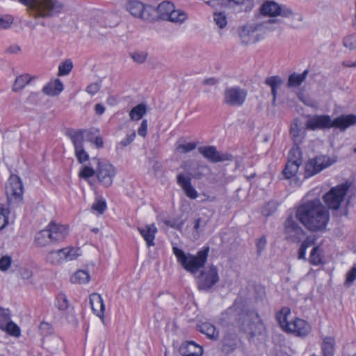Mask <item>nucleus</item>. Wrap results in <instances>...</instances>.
<instances>
[{
	"mask_svg": "<svg viewBox=\"0 0 356 356\" xmlns=\"http://www.w3.org/2000/svg\"><path fill=\"white\" fill-rule=\"evenodd\" d=\"M277 203L275 202H270L267 204L266 208L263 211L265 216H270L277 209Z\"/></svg>",
	"mask_w": 356,
	"mask_h": 356,
	"instance_id": "nucleus-61",
	"label": "nucleus"
},
{
	"mask_svg": "<svg viewBox=\"0 0 356 356\" xmlns=\"http://www.w3.org/2000/svg\"><path fill=\"white\" fill-rule=\"evenodd\" d=\"M75 156L80 163H83L89 160V155L85 151L83 146L74 149Z\"/></svg>",
	"mask_w": 356,
	"mask_h": 356,
	"instance_id": "nucleus-48",
	"label": "nucleus"
},
{
	"mask_svg": "<svg viewBox=\"0 0 356 356\" xmlns=\"http://www.w3.org/2000/svg\"><path fill=\"white\" fill-rule=\"evenodd\" d=\"M200 331L211 339L216 340L219 337L218 331L216 327L209 323H202L199 325Z\"/></svg>",
	"mask_w": 356,
	"mask_h": 356,
	"instance_id": "nucleus-31",
	"label": "nucleus"
},
{
	"mask_svg": "<svg viewBox=\"0 0 356 356\" xmlns=\"http://www.w3.org/2000/svg\"><path fill=\"white\" fill-rule=\"evenodd\" d=\"M222 4L227 8H234L235 6H242L248 3L250 6L252 5V0H222Z\"/></svg>",
	"mask_w": 356,
	"mask_h": 356,
	"instance_id": "nucleus-45",
	"label": "nucleus"
},
{
	"mask_svg": "<svg viewBox=\"0 0 356 356\" xmlns=\"http://www.w3.org/2000/svg\"><path fill=\"white\" fill-rule=\"evenodd\" d=\"M147 112L145 104H140L134 106L129 112L130 118L132 120H139Z\"/></svg>",
	"mask_w": 356,
	"mask_h": 356,
	"instance_id": "nucleus-37",
	"label": "nucleus"
},
{
	"mask_svg": "<svg viewBox=\"0 0 356 356\" xmlns=\"http://www.w3.org/2000/svg\"><path fill=\"white\" fill-rule=\"evenodd\" d=\"M130 56L136 63L141 64L146 60L147 53L145 51H134Z\"/></svg>",
	"mask_w": 356,
	"mask_h": 356,
	"instance_id": "nucleus-51",
	"label": "nucleus"
},
{
	"mask_svg": "<svg viewBox=\"0 0 356 356\" xmlns=\"http://www.w3.org/2000/svg\"><path fill=\"white\" fill-rule=\"evenodd\" d=\"M188 18V15L181 9H175L170 13L166 19V21L171 22L172 23L181 24L184 23Z\"/></svg>",
	"mask_w": 356,
	"mask_h": 356,
	"instance_id": "nucleus-32",
	"label": "nucleus"
},
{
	"mask_svg": "<svg viewBox=\"0 0 356 356\" xmlns=\"http://www.w3.org/2000/svg\"><path fill=\"white\" fill-rule=\"evenodd\" d=\"M55 305L60 311H65L69 307L68 300L64 293H59L57 296Z\"/></svg>",
	"mask_w": 356,
	"mask_h": 356,
	"instance_id": "nucleus-43",
	"label": "nucleus"
},
{
	"mask_svg": "<svg viewBox=\"0 0 356 356\" xmlns=\"http://www.w3.org/2000/svg\"><path fill=\"white\" fill-rule=\"evenodd\" d=\"M356 279V266L353 267L346 274L345 285L349 286Z\"/></svg>",
	"mask_w": 356,
	"mask_h": 356,
	"instance_id": "nucleus-58",
	"label": "nucleus"
},
{
	"mask_svg": "<svg viewBox=\"0 0 356 356\" xmlns=\"http://www.w3.org/2000/svg\"><path fill=\"white\" fill-rule=\"evenodd\" d=\"M293 15L292 10L285 6H280V11H279V15L284 17H290Z\"/></svg>",
	"mask_w": 356,
	"mask_h": 356,
	"instance_id": "nucleus-64",
	"label": "nucleus"
},
{
	"mask_svg": "<svg viewBox=\"0 0 356 356\" xmlns=\"http://www.w3.org/2000/svg\"><path fill=\"white\" fill-rule=\"evenodd\" d=\"M13 23V17L11 15L0 17V29H7Z\"/></svg>",
	"mask_w": 356,
	"mask_h": 356,
	"instance_id": "nucleus-57",
	"label": "nucleus"
},
{
	"mask_svg": "<svg viewBox=\"0 0 356 356\" xmlns=\"http://www.w3.org/2000/svg\"><path fill=\"white\" fill-rule=\"evenodd\" d=\"M92 209L97 211L99 214H102L106 209V202L102 200H98L92 204Z\"/></svg>",
	"mask_w": 356,
	"mask_h": 356,
	"instance_id": "nucleus-60",
	"label": "nucleus"
},
{
	"mask_svg": "<svg viewBox=\"0 0 356 356\" xmlns=\"http://www.w3.org/2000/svg\"><path fill=\"white\" fill-rule=\"evenodd\" d=\"M84 132L83 129H69L66 135L70 138L74 149L79 148L83 146L84 143Z\"/></svg>",
	"mask_w": 356,
	"mask_h": 356,
	"instance_id": "nucleus-26",
	"label": "nucleus"
},
{
	"mask_svg": "<svg viewBox=\"0 0 356 356\" xmlns=\"http://www.w3.org/2000/svg\"><path fill=\"white\" fill-rule=\"evenodd\" d=\"M209 250V247H204L199 250L196 254H193L186 253L177 246H172V252L177 258V262L184 270L193 275L204 266L207 260Z\"/></svg>",
	"mask_w": 356,
	"mask_h": 356,
	"instance_id": "nucleus-3",
	"label": "nucleus"
},
{
	"mask_svg": "<svg viewBox=\"0 0 356 356\" xmlns=\"http://www.w3.org/2000/svg\"><path fill=\"white\" fill-rule=\"evenodd\" d=\"M51 234L49 233L48 226L38 233L36 234L35 237V243L38 246L44 247L52 243L51 238Z\"/></svg>",
	"mask_w": 356,
	"mask_h": 356,
	"instance_id": "nucleus-28",
	"label": "nucleus"
},
{
	"mask_svg": "<svg viewBox=\"0 0 356 356\" xmlns=\"http://www.w3.org/2000/svg\"><path fill=\"white\" fill-rule=\"evenodd\" d=\"M291 314V309L284 307L277 314V320L281 327L286 332L289 327L290 322L288 321V316Z\"/></svg>",
	"mask_w": 356,
	"mask_h": 356,
	"instance_id": "nucleus-30",
	"label": "nucleus"
},
{
	"mask_svg": "<svg viewBox=\"0 0 356 356\" xmlns=\"http://www.w3.org/2000/svg\"><path fill=\"white\" fill-rule=\"evenodd\" d=\"M238 337L235 332H227L222 341V351L225 354L233 353L238 346Z\"/></svg>",
	"mask_w": 356,
	"mask_h": 356,
	"instance_id": "nucleus-19",
	"label": "nucleus"
},
{
	"mask_svg": "<svg viewBox=\"0 0 356 356\" xmlns=\"http://www.w3.org/2000/svg\"><path fill=\"white\" fill-rule=\"evenodd\" d=\"M265 83L270 87L273 96H277V90L283 83V79L280 76H272L267 77Z\"/></svg>",
	"mask_w": 356,
	"mask_h": 356,
	"instance_id": "nucleus-33",
	"label": "nucleus"
},
{
	"mask_svg": "<svg viewBox=\"0 0 356 356\" xmlns=\"http://www.w3.org/2000/svg\"><path fill=\"white\" fill-rule=\"evenodd\" d=\"M97 177L99 183L104 187H110L116 175L114 166L108 161H98L96 170Z\"/></svg>",
	"mask_w": 356,
	"mask_h": 356,
	"instance_id": "nucleus-12",
	"label": "nucleus"
},
{
	"mask_svg": "<svg viewBox=\"0 0 356 356\" xmlns=\"http://www.w3.org/2000/svg\"><path fill=\"white\" fill-rule=\"evenodd\" d=\"M177 182L181 187L186 195L191 199H196L198 196L197 191L191 185V179L184 173H179L177 177Z\"/></svg>",
	"mask_w": 356,
	"mask_h": 356,
	"instance_id": "nucleus-17",
	"label": "nucleus"
},
{
	"mask_svg": "<svg viewBox=\"0 0 356 356\" xmlns=\"http://www.w3.org/2000/svg\"><path fill=\"white\" fill-rule=\"evenodd\" d=\"M63 261H72L77 258L79 254V249L74 248H63Z\"/></svg>",
	"mask_w": 356,
	"mask_h": 356,
	"instance_id": "nucleus-42",
	"label": "nucleus"
},
{
	"mask_svg": "<svg viewBox=\"0 0 356 356\" xmlns=\"http://www.w3.org/2000/svg\"><path fill=\"white\" fill-rule=\"evenodd\" d=\"M101 85L99 83L95 82L90 84L86 88V92L90 95L96 94L100 89Z\"/></svg>",
	"mask_w": 356,
	"mask_h": 356,
	"instance_id": "nucleus-62",
	"label": "nucleus"
},
{
	"mask_svg": "<svg viewBox=\"0 0 356 356\" xmlns=\"http://www.w3.org/2000/svg\"><path fill=\"white\" fill-rule=\"evenodd\" d=\"M277 19H268L262 23L247 24L242 26L239 30V37L241 42L245 44H253L259 40L257 31H261L264 29H269L268 24L277 22Z\"/></svg>",
	"mask_w": 356,
	"mask_h": 356,
	"instance_id": "nucleus-4",
	"label": "nucleus"
},
{
	"mask_svg": "<svg viewBox=\"0 0 356 356\" xmlns=\"http://www.w3.org/2000/svg\"><path fill=\"white\" fill-rule=\"evenodd\" d=\"M147 120H143L140 124V127L138 129V134L142 137H145L147 133Z\"/></svg>",
	"mask_w": 356,
	"mask_h": 356,
	"instance_id": "nucleus-63",
	"label": "nucleus"
},
{
	"mask_svg": "<svg viewBox=\"0 0 356 356\" xmlns=\"http://www.w3.org/2000/svg\"><path fill=\"white\" fill-rule=\"evenodd\" d=\"M280 6L274 1H265L260 8V13L262 15L276 17L279 15Z\"/></svg>",
	"mask_w": 356,
	"mask_h": 356,
	"instance_id": "nucleus-25",
	"label": "nucleus"
},
{
	"mask_svg": "<svg viewBox=\"0 0 356 356\" xmlns=\"http://www.w3.org/2000/svg\"><path fill=\"white\" fill-rule=\"evenodd\" d=\"M307 260L313 266H319L324 264L323 251L319 245H316L312 248Z\"/></svg>",
	"mask_w": 356,
	"mask_h": 356,
	"instance_id": "nucleus-29",
	"label": "nucleus"
},
{
	"mask_svg": "<svg viewBox=\"0 0 356 356\" xmlns=\"http://www.w3.org/2000/svg\"><path fill=\"white\" fill-rule=\"evenodd\" d=\"M10 320V313L8 309L0 307V329L4 330V325Z\"/></svg>",
	"mask_w": 356,
	"mask_h": 356,
	"instance_id": "nucleus-49",
	"label": "nucleus"
},
{
	"mask_svg": "<svg viewBox=\"0 0 356 356\" xmlns=\"http://www.w3.org/2000/svg\"><path fill=\"white\" fill-rule=\"evenodd\" d=\"M298 98L300 101H301L304 104L311 106L315 107L316 106V103L312 99H311L308 96H305L303 93L299 92L298 94Z\"/></svg>",
	"mask_w": 356,
	"mask_h": 356,
	"instance_id": "nucleus-56",
	"label": "nucleus"
},
{
	"mask_svg": "<svg viewBox=\"0 0 356 356\" xmlns=\"http://www.w3.org/2000/svg\"><path fill=\"white\" fill-rule=\"evenodd\" d=\"M309 73L308 70H305L301 74L296 72L289 75L287 81V86L289 88L299 87L306 79Z\"/></svg>",
	"mask_w": 356,
	"mask_h": 356,
	"instance_id": "nucleus-27",
	"label": "nucleus"
},
{
	"mask_svg": "<svg viewBox=\"0 0 356 356\" xmlns=\"http://www.w3.org/2000/svg\"><path fill=\"white\" fill-rule=\"evenodd\" d=\"M312 331V327L305 320L296 318L293 321L290 322L289 327L286 332L293 333L297 337H305Z\"/></svg>",
	"mask_w": 356,
	"mask_h": 356,
	"instance_id": "nucleus-15",
	"label": "nucleus"
},
{
	"mask_svg": "<svg viewBox=\"0 0 356 356\" xmlns=\"http://www.w3.org/2000/svg\"><path fill=\"white\" fill-rule=\"evenodd\" d=\"M335 162L328 155H318L308 160L305 166V178L317 175Z\"/></svg>",
	"mask_w": 356,
	"mask_h": 356,
	"instance_id": "nucleus-9",
	"label": "nucleus"
},
{
	"mask_svg": "<svg viewBox=\"0 0 356 356\" xmlns=\"http://www.w3.org/2000/svg\"><path fill=\"white\" fill-rule=\"evenodd\" d=\"M323 356H333L334 352V340L332 337L324 339L321 346Z\"/></svg>",
	"mask_w": 356,
	"mask_h": 356,
	"instance_id": "nucleus-36",
	"label": "nucleus"
},
{
	"mask_svg": "<svg viewBox=\"0 0 356 356\" xmlns=\"http://www.w3.org/2000/svg\"><path fill=\"white\" fill-rule=\"evenodd\" d=\"M31 80L29 74H22L15 79L13 90L17 92L25 87Z\"/></svg>",
	"mask_w": 356,
	"mask_h": 356,
	"instance_id": "nucleus-38",
	"label": "nucleus"
},
{
	"mask_svg": "<svg viewBox=\"0 0 356 356\" xmlns=\"http://www.w3.org/2000/svg\"><path fill=\"white\" fill-rule=\"evenodd\" d=\"M297 218L289 216L284 222V234L286 240L292 243H299L305 235V232L297 222Z\"/></svg>",
	"mask_w": 356,
	"mask_h": 356,
	"instance_id": "nucleus-11",
	"label": "nucleus"
},
{
	"mask_svg": "<svg viewBox=\"0 0 356 356\" xmlns=\"http://www.w3.org/2000/svg\"><path fill=\"white\" fill-rule=\"evenodd\" d=\"M95 170L89 166H84L79 172V177L83 179H88L92 177L95 174Z\"/></svg>",
	"mask_w": 356,
	"mask_h": 356,
	"instance_id": "nucleus-55",
	"label": "nucleus"
},
{
	"mask_svg": "<svg viewBox=\"0 0 356 356\" xmlns=\"http://www.w3.org/2000/svg\"><path fill=\"white\" fill-rule=\"evenodd\" d=\"M219 280L220 277L217 267L211 265L201 270L197 280V288L200 291H210Z\"/></svg>",
	"mask_w": 356,
	"mask_h": 356,
	"instance_id": "nucleus-10",
	"label": "nucleus"
},
{
	"mask_svg": "<svg viewBox=\"0 0 356 356\" xmlns=\"http://www.w3.org/2000/svg\"><path fill=\"white\" fill-rule=\"evenodd\" d=\"M350 186L347 183L332 188L323 195V200L329 209H338L347 194Z\"/></svg>",
	"mask_w": 356,
	"mask_h": 356,
	"instance_id": "nucleus-8",
	"label": "nucleus"
},
{
	"mask_svg": "<svg viewBox=\"0 0 356 356\" xmlns=\"http://www.w3.org/2000/svg\"><path fill=\"white\" fill-rule=\"evenodd\" d=\"M90 304L93 312L99 318H103L105 306L102 296L98 293L91 294Z\"/></svg>",
	"mask_w": 356,
	"mask_h": 356,
	"instance_id": "nucleus-23",
	"label": "nucleus"
},
{
	"mask_svg": "<svg viewBox=\"0 0 356 356\" xmlns=\"http://www.w3.org/2000/svg\"><path fill=\"white\" fill-rule=\"evenodd\" d=\"M290 134L296 144L301 143L302 138H304V132L299 127L298 123L291 124L290 129Z\"/></svg>",
	"mask_w": 356,
	"mask_h": 356,
	"instance_id": "nucleus-39",
	"label": "nucleus"
},
{
	"mask_svg": "<svg viewBox=\"0 0 356 356\" xmlns=\"http://www.w3.org/2000/svg\"><path fill=\"white\" fill-rule=\"evenodd\" d=\"M287 161H296V163L302 165V152L298 147L294 146L291 148L288 154Z\"/></svg>",
	"mask_w": 356,
	"mask_h": 356,
	"instance_id": "nucleus-40",
	"label": "nucleus"
},
{
	"mask_svg": "<svg viewBox=\"0 0 356 356\" xmlns=\"http://www.w3.org/2000/svg\"><path fill=\"white\" fill-rule=\"evenodd\" d=\"M3 330H6L9 334L14 337L20 335L19 327L11 319L4 325Z\"/></svg>",
	"mask_w": 356,
	"mask_h": 356,
	"instance_id": "nucleus-44",
	"label": "nucleus"
},
{
	"mask_svg": "<svg viewBox=\"0 0 356 356\" xmlns=\"http://www.w3.org/2000/svg\"><path fill=\"white\" fill-rule=\"evenodd\" d=\"M64 89L63 83L59 79H56L54 81L48 83L42 88V92L49 96H56L59 95Z\"/></svg>",
	"mask_w": 356,
	"mask_h": 356,
	"instance_id": "nucleus-24",
	"label": "nucleus"
},
{
	"mask_svg": "<svg viewBox=\"0 0 356 356\" xmlns=\"http://www.w3.org/2000/svg\"><path fill=\"white\" fill-rule=\"evenodd\" d=\"M24 188L21 179L15 175H11L6 186V194L8 203L15 207L22 203L23 200Z\"/></svg>",
	"mask_w": 356,
	"mask_h": 356,
	"instance_id": "nucleus-6",
	"label": "nucleus"
},
{
	"mask_svg": "<svg viewBox=\"0 0 356 356\" xmlns=\"http://www.w3.org/2000/svg\"><path fill=\"white\" fill-rule=\"evenodd\" d=\"M196 147L197 144L195 143H188L186 144L178 145L176 149L181 153H187L195 149Z\"/></svg>",
	"mask_w": 356,
	"mask_h": 356,
	"instance_id": "nucleus-52",
	"label": "nucleus"
},
{
	"mask_svg": "<svg viewBox=\"0 0 356 356\" xmlns=\"http://www.w3.org/2000/svg\"><path fill=\"white\" fill-rule=\"evenodd\" d=\"M47 226L51 235L52 243L63 241L69 233V227L65 225L51 222Z\"/></svg>",
	"mask_w": 356,
	"mask_h": 356,
	"instance_id": "nucleus-16",
	"label": "nucleus"
},
{
	"mask_svg": "<svg viewBox=\"0 0 356 356\" xmlns=\"http://www.w3.org/2000/svg\"><path fill=\"white\" fill-rule=\"evenodd\" d=\"M296 218L311 232H323L330 220V212L319 199L308 200L296 209Z\"/></svg>",
	"mask_w": 356,
	"mask_h": 356,
	"instance_id": "nucleus-1",
	"label": "nucleus"
},
{
	"mask_svg": "<svg viewBox=\"0 0 356 356\" xmlns=\"http://www.w3.org/2000/svg\"><path fill=\"white\" fill-rule=\"evenodd\" d=\"M127 10L134 17L144 22H152L155 16L154 6L136 1H129L126 4Z\"/></svg>",
	"mask_w": 356,
	"mask_h": 356,
	"instance_id": "nucleus-5",
	"label": "nucleus"
},
{
	"mask_svg": "<svg viewBox=\"0 0 356 356\" xmlns=\"http://www.w3.org/2000/svg\"><path fill=\"white\" fill-rule=\"evenodd\" d=\"M179 352L182 356H201L203 349L192 341H186L179 348Z\"/></svg>",
	"mask_w": 356,
	"mask_h": 356,
	"instance_id": "nucleus-20",
	"label": "nucleus"
},
{
	"mask_svg": "<svg viewBox=\"0 0 356 356\" xmlns=\"http://www.w3.org/2000/svg\"><path fill=\"white\" fill-rule=\"evenodd\" d=\"M70 280L74 284H86L90 281V275L87 271L79 270L72 275Z\"/></svg>",
	"mask_w": 356,
	"mask_h": 356,
	"instance_id": "nucleus-35",
	"label": "nucleus"
},
{
	"mask_svg": "<svg viewBox=\"0 0 356 356\" xmlns=\"http://www.w3.org/2000/svg\"><path fill=\"white\" fill-rule=\"evenodd\" d=\"M138 230L146 242L147 247L154 246L155 234L157 232V228L154 224L146 225L144 227H138Z\"/></svg>",
	"mask_w": 356,
	"mask_h": 356,
	"instance_id": "nucleus-21",
	"label": "nucleus"
},
{
	"mask_svg": "<svg viewBox=\"0 0 356 356\" xmlns=\"http://www.w3.org/2000/svg\"><path fill=\"white\" fill-rule=\"evenodd\" d=\"M26 7L27 13L35 19L49 18L60 15L65 4L59 0H17Z\"/></svg>",
	"mask_w": 356,
	"mask_h": 356,
	"instance_id": "nucleus-2",
	"label": "nucleus"
},
{
	"mask_svg": "<svg viewBox=\"0 0 356 356\" xmlns=\"http://www.w3.org/2000/svg\"><path fill=\"white\" fill-rule=\"evenodd\" d=\"M73 67L72 62L70 60H66L65 62H63L58 66V76H65L68 74Z\"/></svg>",
	"mask_w": 356,
	"mask_h": 356,
	"instance_id": "nucleus-46",
	"label": "nucleus"
},
{
	"mask_svg": "<svg viewBox=\"0 0 356 356\" xmlns=\"http://www.w3.org/2000/svg\"><path fill=\"white\" fill-rule=\"evenodd\" d=\"M343 44L345 47L349 49L356 48V33L349 35L343 38Z\"/></svg>",
	"mask_w": 356,
	"mask_h": 356,
	"instance_id": "nucleus-50",
	"label": "nucleus"
},
{
	"mask_svg": "<svg viewBox=\"0 0 356 356\" xmlns=\"http://www.w3.org/2000/svg\"><path fill=\"white\" fill-rule=\"evenodd\" d=\"M197 150L200 154L211 163L233 160V156L232 154L219 152L217 150L216 147L213 145L201 146L198 147Z\"/></svg>",
	"mask_w": 356,
	"mask_h": 356,
	"instance_id": "nucleus-13",
	"label": "nucleus"
},
{
	"mask_svg": "<svg viewBox=\"0 0 356 356\" xmlns=\"http://www.w3.org/2000/svg\"><path fill=\"white\" fill-rule=\"evenodd\" d=\"M174 8V4L170 1H163L160 3L156 8L154 6L155 11L154 22L159 19L166 20L168 16L173 10Z\"/></svg>",
	"mask_w": 356,
	"mask_h": 356,
	"instance_id": "nucleus-22",
	"label": "nucleus"
},
{
	"mask_svg": "<svg viewBox=\"0 0 356 356\" xmlns=\"http://www.w3.org/2000/svg\"><path fill=\"white\" fill-rule=\"evenodd\" d=\"M12 259L8 256H3L0 259V270L6 271L10 266Z\"/></svg>",
	"mask_w": 356,
	"mask_h": 356,
	"instance_id": "nucleus-59",
	"label": "nucleus"
},
{
	"mask_svg": "<svg viewBox=\"0 0 356 356\" xmlns=\"http://www.w3.org/2000/svg\"><path fill=\"white\" fill-rule=\"evenodd\" d=\"M8 209L0 206V230L3 229L8 223Z\"/></svg>",
	"mask_w": 356,
	"mask_h": 356,
	"instance_id": "nucleus-54",
	"label": "nucleus"
},
{
	"mask_svg": "<svg viewBox=\"0 0 356 356\" xmlns=\"http://www.w3.org/2000/svg\"><path fill=\"white\" fill-rule=\"evenodd\" d=\"M301 165L296 163V161H287L282 174L285 179H289L296 175Z\"/></svg>",
	"mask_w": 356,
	"mask_h": 356,
	"instance_id": "nucleus-34",
	"label": "nucleus"
},
{
	"mask_svg": "<svg viewBox=\"0 0 356 356\" xmlns=\"http://www.w3.org/2000/svg\"><path fill=\"white\" fill-rule=\"evenodd\" d=\"M248 91L238 86L227 87L222 94V103L230 107H241L245 102Z\"/></svg>",
	"mask_w": 356,
	"mask_h": 356,
	"instance_id": "nucleus-7",
	"label": "nucleus"
},
{
	"mask_svg": "<svg viewBox=\"0 0 356 356\" xmlns=\"http://www.w3.org/2000/svg\"><path fill=\"white\" fill-rule=\"evenodd\" d=\"M136 137V133L134 131L131 134L127 135L126 138L122 140L116 146L117 151L122 149V147H125L131 143Z\"/></svg>",
	"mask_w": 356,
	"mask_h": 356,
	"instance_id": "nucleus-53",
	"label": "nucleus"
},
{
	"mask_svg": "<svg viewBox=\"0 0 356 356\" xmlns=\"http://www.w3.org/2000/svg\"><path fill=\"white\" fill-rule=\"evenodd\" d=\"M213 21L220 29L225 28L227 24L225 15L220 12L213 13Z\"/></svg>",
	"mask_w": 356,
	"mask_h": 356,
	"instance_id": "nucleus-47",
	"label": "nucleus"
},
{
	"mask_svg": "<svg viewBox=\"0 0 356 356\" xmlns=\"http://www.w3.org/2000/svg\"><path fill=\"white\" fill-rule=\"evenodd\" d=\"M332 120L327 115H309L305 124V127L310 130L327 129L332 128Z\"/></svg>",
	"mask_w": 356,
	"mask_h": 356,
	"instance_id": "nucleus-14",
	"label": "nucleus"
},
{
	"mask_svg": "<svg viewBox=\"0 0 356 356\" xmlns=\"http://www.w3.org/2000/svg\"><path fill=\"white\" fill-rule=\"evenodd\" d=\"M47 261L52 264H58L63 261L62 250L51 251L46 257Z\"/></svg>",
	"mask_w": 356,
	"mask_h": 356,
	"instance_id": "nucleus-41",
	"label": "nucleus"
},
{
	"mask_svg": "<svg viewBox=\"0 0 356 356\" xmlns=\"http://www.w3.org/2000/svg\"><path fill=\"white\" fill-rule=\"evenodd\" d=\"M332 128L339 129L340 131H345L351 126L356 125V115H341L332 120Z\"/></svg>",
	"mask_w": 356,
	"mask_h": 356,
	"instance_id": "nucleus-18",
	"label": "nucleus"
}]
</instances>
